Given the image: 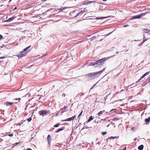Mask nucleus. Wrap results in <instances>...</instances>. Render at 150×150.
I'll use <instances>...</instances> for the list:
<instances>
[{
    "label": "nucleus",
    "instance_id": "nucleus-1",
    "mask_svg": "<svg viewBox=\"0 0 150 150\" xmlns=\"http://www.w3.org/2000/svg\"><path fill=\"white\" fill-rule=\"evenodd\" d=\"M106 61V58H103L96 61L91 62L90 63V65L97 67L100 65H102Z\"/></svg>",
    "mask_w": 150,
    "mask_h": 150
},
{
    "label": "nucleus",
    "instance_id": "nucleus-2",
    "mask_svg": "<svg viewBox=\"0 0 150 150\" xmlns=\"http://www.w3.org/2000/svg\"><path fill=\"white\" fill-rule=\"evenodd\" d=\"M105 69V68H104L103 70L88 73L85 75V76H88L90 78L93 79L98 76V74L102 73Z\"/></svg>",
    "mask_w": 150,
    "mask_h": 150
},
{
    "label": "nucleus",
    "instance_id": "nucleus-3",
    "mask_svg": "<svg viewBox=\"0 0 150 150\" xmlns=\"http://www.w3.org/2000/svg\"><path fill=\"white\" fill-rule=\"evenodd\" d=\"M27 54V52L25 53L23 52V51L21 52L19 54L17 55V56L19 58H21L26 55Z\"/></svg>",
    "mask_w": 150,
    "mask_h": 150
},
{
    "label": "nucleus",
    "instance_id": "nucleus-4",
    "mask_svg": "<svg viewBox=\"0 0 150 150\" xmlns=\"http://www.w3.org/2000/svg\"><path fill=\"white\" fill-rule=\"evenodd\" d=\"M47 112V111L46 110H41L39 112V114L42 116L46 115Z\"/></svg>",
    "mask_w": 150,
    "mask_h": 150
},
{
    "label": "nucleus",
    "instance_id": "nucleus-5",
    "mask_svg": "<svg viewBox=\"0 0 150 150\" xmlns=\"http://www.w3.org/2000/svg\"><path fill=\"white\" fill-rule=\"evenodd\" d=\"M143 31L144 34H145L146 33L147 34V35H149L150 34V30H149L143 29Z\"/></svg>",
    "mask_w": 150,
    "mask_h": 150
},
{
    "label": "nucleus",
    "instance_id": "nucleus-6",
    "mask_svg": "<svg viewBox=\"0 0 150 150\" xmlns=\"http://www.w3.org/2000/svg\"><path fill=\"white\" fill-rule=\"evenodd\" d=\"M76 117V116L74 115V116L72 117L68 118L67 119H65L64 120H62V121H70L71 120H73L75 119V118Z\"/></svg>",
    "mask_w": 150,
    "mask_h": 150
},
{
    "label": "nucleus",
    "instance_id": "nucleus-7",
    "mask_svg": "<svg viewBox=\"0 0 150 150\" xmlns=\"http://www.w3.org/2000/svg\"><path fill=\"white\" fill-rule=\"evenodd\" d=\"M107 113V112H105V110H103L100 111L97 114V115L99 117H100V115H101L103 114H106Z\"/></svg>",
    "mask_w": 150,
    "mask_h": 150
},
{
    "label": "nucleus",
    "instance_id": "nucleus-8",
    "mask_svg": "<svg viewBox=\"0 0 150 150\" xmlns=\"http://www.w3.org/2000/svg\"><path fill=\"white\" fill-rule=\"evenodd\" d=\"M13 104V102H10L8 101H6L4 103V105L6 106H11Z\"/></svg>",
    "mask_w": 150,
    "mask_h": 150
},
{
    "label": "nucleus",
    "instance_id": "nucleus-9",
    "mask_svg": "<svg viewBox=\"0 0 150 150\" xmlns=\"http://www.w3.org/2000/svg\"><path fill=\"white\" fill-rule=\"evenodd\" d=\"M16 17H14V16L11 17V18L8 19L6 21H5L7 22H11L14 19H15V18Z\"/></svg>",
    "mask_w": 150,
    "mask_h": 150
},
{
    "label": "nucleus",
    "instance_id": "nucleus-10",
    "mask_svg": "<svg viewBox=\"0 0 150 150\" xmlns=\"http://www.w3.org/2000/svg\"><path fill=\"white\" fill-rule=\"evenodd\" d=\"M31 46L30 45L28 47L25 48L23 50V52H25V53H26V52H27V53L30 51V50H28V49Z\"/></svg>",
    "mask_w": 150,
    "mask_h": 150
},
{
    "label": "nucleus",
    "instance_id": "nucleus-11",
    "mask_svg": "<svg viewBox=\"0 0 150 150\" xmlns=\"http://www.w3.org/2000/svg\"><path fill=\"white\" fill-rule=\"evenodd\" d=\"M150 73L149 72H147L145 73L144 75H143L139 79V81H140L142 79L144 78L146 76L149 74Z\"/></svg>",
    "mask_w": 150,
    "mask_h": 150
},
{
    "label": "nucleus",
    "instance_id": "nucleus-12",
    "mask_svg": "<svg viewBox=\"0 0 150 150\" xmlns=\"http://www.w3.org/2000/svg\"><path fill=\"white\" fill-rule=\"evenodd\" d=\"M140 18V16L139 15H138L136 16H134L131 19V20H132L134 19H136V18Z\"/></svg>",
    "mask_w": 150,
    "mask_h": 150
},
{
    "label": "nucleus",
    "instance_id": "nucleus-13",
    "mask_svg": "<svg viewBox=\"0 0 150 150\" xmlns=\"http://www.w3.org/2000/svg\"><path fill=\"white\" fill-rule=\"evenodd\" d=\"M146 35L145 34H143V40L142 41V45L143 44L144 42H145L146 41H147V39H146V37L145 36Z\"/></svg>",
    "mask_w": 150,
    "mask_h": 150
},
{
    "label": "nucleus",
    "instance_id": "nucleus-14",
    "mask_svg": "<svg viewBox=\"0 0 150 150\" xmlns=\"http://www.w3.org/2000/svg\"><path fill=\"white\" fill-rule=\"evenodd\" d=\"M150 121V116L148 118H146L145 120V122L147 124L149 123Z\"/></svg>",
    "mask_w": 150,
    "mask_h": 150
},
{
    "label": "nucleus",
    "instance_id": "nucleus-15",
    "mask_svg": "<svg viewBox=\"0 0 150 150\" xmlns=\"http://www.w3.org/2000/svg\"><path fill=\"white\" fill-rule=\"evenodd\" d=\"M144 148V146L143 145H141L139 146L138 147V149L139 150H142Z\"/></svg>",
    "mask_w": 150,
    "mask_h": 150
},
{
    "label": "nucleus",
    "instance_id": "nucleus-16",
    "mask_svg": "<svg viewBox=\"0 0 150 150\" xmlns=\"http://www.w3.org/2000/svg\"><path fill=\"white\" fill-rule=\"evenodd\" d=\"M51 136L49 134L48 135V136H47V139L48 140V142H49V143H50V140L51 139Z\"/></svg>",
    "mask_w": 150,
    "mask_h": 150
},
{
    "label": "nucleus",
    "instance_id": "nucleus-17",
    "mask_svg": "<svg viewBox=\"0 0 150 150\" xmlns=\"http://www.w3.org/2000/svg\"><path fill=\"white\" fill-rule=\"evenodd\" d=\"M93 116H91L88 118V120L87 122H90L91 120H93Z\"/></svg>",
    "mask_w": 150,
    "mask_h": 150
},
{
    "label": "nucleus",
    "instance_id": "nucleus-18",
    "mask_svg": "<svg viewBox=\"0 0 150 150\" xmlns=\"http://www.w3.org/2000/svg\"><path fill=\"white\" fill-rule=\"evenodd\" d=\"M64 129L63 128H59L55 132L56 133L58 132L61 131L63 130Z\"/></svg>",
    "mask_w": 150,
    "mask_h": 150
},
{
    "label": "nucleus",
    "instance_id": "nucleus-19",
    "mask_svg": "<svg viewBox=\"0 0 150 150\" xmlns=\"http://www.w3.org/2000/svg\"><path fill=\"white\" fill-rule=\"evenodd\" d=\"M119 138V136L118 137H116V136H115V137H109L107 139L108 140V139H114V138H116L117 139L118 138Z\"/></svg>",
    "mask_w": 150,
    "mask_h": 150
},
{
    "label": "nucleus",
    "instance_id": "nucleus-20",
    "mask_svg": "<svg viewBox=\"0 0 150 150\" xmlns=\"http://www.w3.org/2000/svg\"><path fill=\"white\" fill-rule=\"evenodd\" d=\"M95 1H89L87 2L86 3H84L83 4H90L91 3L94 2Z\"/></svg>",
    "mask_w": 150,
    "mask_h": 150
},
{
    "label": "nucleus",
    "instance_id": "nucleus-21",
    "mask_svg": "<svg viewBox=\"0 0 150 150\" xmlns=\"http://www.w3.org/2000/svg\"><path fill=\"white\" fill-rule=\"evenodd\" d=\"M107 17H98V18H96L95 19V20H96V19H103V18H106Z\"/></svg>",
    "mask_w": 150,
    "mask_h": 150
},
{
    "label": "nucleus",
    "instance_id": "nucleus-22",
    "mask_svg": "<svg viewBox=\"0 0 150 150\" xmlns=\"http://www.w3.org/2000/svg\"><path fill=\"white\" fill-rule=\"evenodd\" d=\"M60 123H57L56 125H55L54 126V127H58L60 125Z\"/></svg>",
    "mask_w": 150,
    "mask_h": 150
},
{
    "label": "nucleus",
    "instance_id": "nucleus-23",
    "mask_svg": "<svg viewBox=\"0 0 150 150\" xmlns=\"http://www.w3.org/2000/svg\"><path fill=\"white\" fill-rule=\"evenodd\" d=\"M66 8V7H61L60 8V10L61 11L64 10Z\"/></svg>",
    "mask_w": 150,
    "mask_h": 150
},
{
    "label": "nucleus",
    "instance_id": "nucleus-24",
    "mask_svg": "<svg viewBox=\"0 0 150 150\" xmlns=\"http://www.w3.org/2000/svg\"><path fill=\"white\" fill-rule=\"evenodd\" d=\"M146 15V13H142L141 14H139L140 16V17L142 16H145Z\"/></svg>",
    "mask_w": 150,
    "mask_h": 150
},
{
    "label": "nucleus",
    "instance_id": "nucleus-25",
    "mask_svg": "<svg viewBox=\"0 0 150 150\" xmlns=\"http://www.w3.org/2000/svg\"><path fill=\"white\" fill-rule=\"evenodd\" d=\"M118 120L119 119H117V118H115L112 119V120L113 121H115Z\"/></svg>",
    "mask_w": 150,
    "mask_h": 150
},
{
    "label": "nucleus",
    "instance_id": "nucleus-26",
    "mask_svg": "<svg viewBox=\"0 0 150 150\" xmlns=\"http://www.w3.org/2000/svg\"><path fill=\"white\" fill-rule=\"evenodd\" d=\"M81 11H79L78 13L77 14H76V16H75V17H76L77 16H78L81 13Z\"/></svg>",
    "mask_w": 150,
    "mask_h": 150
},
{
    "label": "nucleus",
    "instance_id": "nucleus-27",
    "mask_svg": "<svg viewBox=\"0 0 150 150\" xmlns=\"http://www.w3.org/2000/svg\"><path fill=\"white\" fill-rule=\"evenodd\" d=\"M32 120L31 117H30L28 119H27V121H28L29 122H30Z\"/></svg>",
    "mask_w": 150,
    "mask_h": 150
},
{
    "label": "nucleus",
    "instance_id": "nucleus-28",
    "mask_svg": "<svg viewBox=\"0 0 150 150\" xmlns=\"http://www.w3.org/2000/svg\"><path fill=\"white\" fill-rule=\"evenodd\" d=\"M107 133V132H102V134L103 135H105Z\"/></svg>",
    "mask_w": 150,
    "mask_h": 150
},
{
    "label": "nucleus",
    "instance_id": "nucleus-29",
    "mask_svg": "<svg viewBox=\"0 0 150 150\" xmlns=\"http://www.w3.org/2000/svg\"><path fill=\"white\" fill-rule=\"evenodd\" d=\"M83 112V110L81 111V112L79 114V116H78V118H79V117H80L82 115Z\"/></svg>",
    "mask_w": 150,
    "mask_h": 150
},
{
    "label": "nucleus",
    "instance_id": "nucleus-30",
    "mask_svg": "<svg viewBox=\"0 0 150 150\" xmlns=\"http://www.w3.org/2000/svg\"><path fill=\"white\" fill-rule=\"evenodd\" d=\"M21 100V99L20 98H16L15 99H14V100H18V102H19L20 101V100Z\"/></svg>",
    "mask_w": 150,
    "mask_h": 150
},
{
    "label": "nucleus",
    "instance_id": "nucleus-31",
    "mask_svg": "<svg viewBox=\"0 0 150 150\" xmlns=\"http://www.w3.org/2000/svg\"><path fill=\"white\" fill-rule=\"evenodd\" d=\"M3 38V36L0 34V40H1Z\"/></svg>",
    "mask_w": 150,
    "mask_h": 150
},
{
    "label": "nucleus",
    "instance_id": "nucleus-32",
    "mask_svg": "<svg viewBox=\"0 0 150 150\" xmlns=\"http://www.w3.org/2000/svg\"><path fill=\"white\" fill-rule=\"evenodd\" d=\"M89 127H84L82 129H81V130L85 129H88Z\"/></svg>",
    "mask_w": 150,
    "mask_h": 150
},
{
    "label": "nucleus",
    "instance_id": "nucleus-33",
    "mask_svg": "<svg viewBox=\"0 0 150 150\" xmlns=\"http://www.w3.org/2000/svg\"><path fill=\"white\" fill-rule=\"evenodd\" d=\"M116 109H112L111 110H110V112H112L113 111V112H114L115 111H114V110H115Z\"/></svg>",
    "mask_w": 150,
    "mask_h": 150
},
{
    "label": "nucleus",
    "instance_id": "nucleus-34",
    "mask_svg": "<svg viewBox=\"0 0 150 150\" xmlns=\"http://www.w3.org/2000/svg\"><path fill=\"white\" fill-rule=\"evenodd\" d=\"M47 54H44L43 55H42V56L41 57V58H42V57H45V56H46L47 55Z\"/></svg>",
    "mask_w": 150,
    "mask_h": 150
},
{
    "label": "nucleus",
    "instance_id": "nucleus-35",
    "mask_svg": "<svg viewBox=\"0 0 150 150\" xmlns=\"http://www.w3.org/2000/svg\"><path fill=\"white\" fill-rule=\"evenodd\" d=\"M101 120H103V121H105L106 120V118H105L103 119H101Z\"/></svg>",
    "mask_w": 150,
    "mask_h": 150
},
{
    "label": "nucleus",
    "instance_id": "nucleus-36",
    "mask_svg": "<svg viewBox=\"0 0 150 150\" xmlns=\"http://www.w3.org/2000/svg\"><path fill=\"white\" fill-rule=\"evenodd\" d=\"M13 134L12 133L8 134V135L11 137H12L13 136Z\"/></svg>",
    "mask_w": 150,
    "mask_h": 150
},
{
    "label": "nucleus",
    "instance_id": "nucleus-37",
    "mask_svg": "<svg viewBox=\"0 0 150 150\" xmlns=\"http://www.w3.org/2000/svg\"><path fill=\"white\" fill-rule=\"evenodd\" d=\"M53 10V9H52V8H51V9H48L47 11V12H49L50 11H51V10Z\"/></svg>",
    "mask_w": 150,
    "mask_h": 150
},
{
    "label": "nucleus",
    "instance_id": "nucleus-38",
    "mask_svg": "<svg viewBox=\"0 0 150 150\" xmlns=\"http://www.w3.org/2000/svg\"><path fill=\"white\" fill-rule=\"evenodd\" d=\"M129 26V25H124V27H125H125H127V26Z\"/></svg>",
    "mask_w": 150,
    "mask_h": 150
},
{
    "label": "nucleus",
    "instance_id": "nucleus-39",
    "mask_svg": "<svg viewBox=\"0 0 150 150\" xmlns=\"http://www.w3.org/2000/svg\"><path fill=\"white\" fill-rule=\"evenodd\" d=\"M5 57H0V59H3Z\"/></svg>",
    "mask_w": 150,
    "mask_h": 150
},
{
    "label": "nucleus",
    "instance_id": "nucleus-40",
    "mask_svg": "<svg viewBox=\"0 0 150 150\" xmlns=\"http://www.w3.org/2000/svg\"><path fill=\"white\" fill-rule=\"evenodd\" d=\"M126 147L125 146L123 149L122 150H126Z\"/></svg>",
    "mask_w": 150,
    "mask_h": 150
},
{
    "label": "nucleus",
    "instance_id": "nucleus-41",
    "mask_svg": "<svg viewBox=\"0 0 150 150\" xmlns=\"http://www.w3.org/2000/svg\"><path fill=\"white\" fill-rule=\"evenodd\" d=\"M20 143V142H18V143H15L14 145V146L15 145H16L18 144H19Z\"/></svg>",
    "mask_w": 150,
    "mask_h": 150
},
{
    "label": "nucleus",
    "instance_id": "nucleus-42",
    "mask_svg": "<svg viewBox=\"0 0 150 150\" xmlns=\"http://www.w3.org/2000/svg\"><path fill=\"white\" fill-rule=\"evenodd\" d=\"M25 150H32V149L30 148H28V149H26Z\"/></svg>",
    "mask_w": 150,
    "mask_h": 150
},
{
    "label": "nucleus",
    "instance_id": "nucleus-43",
    "mask_svg": "<svg viewBox=\"0 0 150 150\" xmlns=\"http://www.w3.org/2000/svg\"><path fill=\"white\" fill-rule=\"evenodd\" d=\"M117 93H119V92H117L115 93L114 94V96L116 94H117Z\"/></svg>",
    "mask_w": 150,
    "mask_h": 150
},
{
    "label": "nucleus",
    "instance_id": "nucleus-44",
    "mask_svg": "<svg viewBox=\"0 0 150 150\" xmlns=\"http://www.w3.org/2000/svg\"><path fill=\"white\" fill-rule=\"evenodd\" d=\"M96 84H95L94 86H93L91 88V89H92L93 88V87L95 86V85Z\"/></svg>",
    "mask_w": 150,
    "mask_h": 150
},
{
    "label": "nucleus",
    "instance_id": "nucleus-45",
    "mask_svg": "<svg viewBox=\"0 0 150 150\" xmlns=\"http://www.w3.org/2000/svg\"><path fill=\"white\" fill-rule=\"evenodd\" d=\"M81 123H79V126H81Z\"/></svg>",
    "mask_w": 150,
    "mask_h": 150
},
{
    "label": "nucleus",
    "instance_id": "nucleus-46",
    "mask_svg": "<svg viewBox=\"0 0 150 150\" xmlns=\"http://www.w3.org/2000/svg\"><path fill=\"white\" fill-rule=\"evenodd\" d=\"M17 8L16 7L15 8L13 9V10H15Z\"/></svg>",
    "mask_w": 150,
    "mask_h": 150
},
{
    "label": "nucleus",
    "instance_id": "nucleus-47",
    "mask_svg": "<svg viewBox=\"0 0 150 150\" xmlns=\"http://www.w3.org/2000/svg\"><path fill=\"white\" fill-rule=\"evenodd\" d=\"M137 139V138H135V139H134V141H135Z\"/></svg>",
    "mask_w": 150,
    "mask_h": 150
},
{
    "label": "nucleus",
    "instance_id": "nucleus-48",
    "mask_svg": "<svg viewBox=\"0 0 150 150\" xmlns=\"http://www.w3.org/2000/svg\"><path fill=\"white\" fill-rule=\"evenodd\" d=\"M149 82H150V77L149 78Z\"/></svg>",
    "mask_w": 150,
    "mask_h": 150
},
{
    "label": "nucleus",
    "instance_id": "nucleus-49",
    "mask_svg": "<svg viewBox=\"0 0 150 150\" xmlns=\"http://www.w3.org/2000/svg\"><path fill=\"white\" fill-rule=\"evenodd\" d=\"M107 0H102V1H107Z\"/></svg>",
    "mask_w": 150,
    "mask_h": 150
},
{
    "label": "nucleus",
    "instance_id": "nucleus-50",
    "mask_svg": "<svg viewBox=\"0 0 150 150\" xmlns=\"http://www.w3.org/2000/svg\"><path fill=\"white\" fill-rule=\"evenodd\" d=\"M100 144V143H99V142H98L96 144Z\"/></svg>",
    "mask_w": 150,
    "mask_h": 150
},
{
    "label": "nucleus",
    "instance_id": "nucleus-51",
    "mask_svg": "<svg viewBox=\"0 0 150 150\" xmlns=\"http://www.w3.org/2000/svg\"><path fill=\"white\" fill-rule=\"evenodd\" d=\"M134 127L132 128H131V129L132 130L133 129H134Z\"/></svg>",
    "mask_w": 150,
    "mask_h": 150
},
{
    "label": "nucleus",
    "instance_id": "nucleus-52",
    "mask_svg": "<svg viewBox=\"0 0 150 150\" xmlns=\"http://www.w3.org/2000/svg\"><path fill=\"white\" fill-rule=\"evenodd\" d=\"M4 46V45L3 46H1V48H2V47H3V46Z\"/></svg>",
    "mask_w": 150,
    "mask_h": 150
},
{
    "label": "nucleus",
    "instance_id": "nucleus-53",
    "mask_svg": "<svg viewBox=\"0 0 150 150\" xmlns=\"http://www.w3.org/2000/svg\"><path fill=\"white\" fill-rule=\"evenodd\" d=\"M112 125H115V123H112Z\"/></svg>",
    "mask_w": 150,
    "mask_h": 150
},
{
    "label": "nucleus",
    "instance_id": "nucleus-54",
    "mask_svg": "<svg viewBox=\"0 0 150 150\" xmlns=\"http://www.w3.org/2000/svg\"><path fill=\"white\" fill-rule=\"evenodd\" d=\"M84 93H83L82 94V96H83V95H84Z\"/></svg>",
    "mask_w": 150,
    "mask_h": 150
},
{
    "label": "nucleus",
    "instance_id": "nucleus-55",
    "mask_svg": "<svg viewBox=\"0 0 150 150\" xmlns=\"http://www.w3.org/2000/svg\"><path fill=\"white\" fill-rule=\"evenodd\" d=\"M11 0H10V1H9V2H10Z\"/></svg>",
    "mask_w": 150,
    "mask_h": 150
},
{
    "label": "nucleus",
    "instance_id": "nucleus-56",
    "mask_svg": "<svg viewBox=\"0 0 150 150\" xmlns=\"http://www.w3.org/2000/svg\"><path fill=\"white\" fill-rule=\"evenodd\" d=\"M112 32H111L110 33L108 34V35H109Z\"/></svg>",
    "mask_w": 150,
    "mask_h": 150
},
{
    "label": "nucleus",
    "instance_id": "nucleus-57",
    "mask_svg": "<svg viewBox=\"0 0 150 150\" xmlns=\"http://www.w3.org/2000/svg\"><path fill=\"white\" fill-rule=\"evenodd\" d=\"M66 108H66V107H65V108H64V109H66Z\"/></svg>",
    "mask_w": 150,
    "mask_h": 150
},
{
    "label": "nucleus",
    "instance_id": "nucleus-58",
    "mask_svg": "<svg viewBox=\"0 0 150 150\" xmlns=\"http://www.w3.org/2000/svg\"><path fill=\"white\" fill-rule=\"evenodd\" d=\"M89 19H93V18H90Z\"/></svg>",
    "mask_w": 150,
    "mask_h": 150
},
{
    "label": "nucleus",
    "instance_id": "nucleus-59",
    "mask_svg": "<svg viewBox=\"0 0 150 150\" xmlns=\"http://www.w3.org/2000/svg\"><path fill=\"white\" fill-rule=\"evenodd\" d=\"M104 4V5H106V4Z\"/></svg>",
    "mask_w": 150,
    "mask_h": 150
},
{
    "label": "nucleus",
    "instance_id": "nucleus-60",
    "mask_svg": "<svg viewBox=\"0 0 150 150\" xmlns=\"http://www.w3.org/2000/svg\"><path fill=\"white\" fill-rule=\"evenodd\" d=\"M109 125H107V126H108H108H109Z\"/></svg>",
    "mask_w": 150,
    "mask_h": 150
},
{
    "label": "nucleus",
    "instance_id": "nucleus-61",
    "mask_svg": "<svg viewBox=\"0 0 150 150\" xmlns=\"http://www.w3.org/2000/svg\"><path fill=\"white\" fill-rule=\"evenodd\" d=\"M25 38V37L24 36V37L23 38Z\"/></svg>",
    "mask_w": 150,
    "mask_h": 150
}]
</instances>
